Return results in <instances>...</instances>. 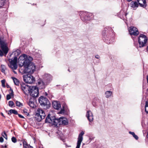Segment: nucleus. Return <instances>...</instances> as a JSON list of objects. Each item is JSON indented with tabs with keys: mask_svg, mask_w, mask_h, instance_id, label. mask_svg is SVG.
<instances>
[{
	"mask_svg": "<svg viewBox=\"0 0 148 148\" xmlns=\"http://www.w3.org/2000/svg\"><path fill=\"white\" fill-rule=\"evenodd\" d=\"M106 97L107 98L110 97L112 94V92L110 91H107L105 92Z\"/></svg>",
	"mask_w": 148,
	"mask_h": 148,
	"instance_id": "25",
	"label": "nucleus"
},
{
	"mask_svg": "<svg viewBox=\"0 0 148 148\" xmlns=\"http://www.w3.org/2000/svg\"><path fill=\"white\" fill-rule=\"evenodd\" d=\"M0 45L1 48L4 53L6 54L8 51V48L3 38L0 37Z\"/></svg>",
	"mask_w": 148,
	"mask_h": 148,
	"instance_id": "8",
	"label": "nucleus"
},
{
	"mask_svg": "<svg viewBox=\"0 0 148 148\" xmlns=\"http://www.w3.org/2000/svg\"><path fill=\"white\" fill-rule=\"evenodd\" d=\"M52 106L54 109L57 110H59L61 107L60 103L56 101H54L53 102Z\"/></svg>",
	"mask_w": 148,
	"mask_h": 148,
	"instance_id": "16",
	"label": "nucleus"
},
{
	"mask_svg": "<svg viewBox=\"0 0 148 148\" xmlns=\"http://www.w3.org/2000/svg\"><path fill=\"white\" fill-rule=\"evenodd\" d=\"M38 85L40 88H45L47 84L45 82L44 80H40L38 82Z\"/></svg>",
	"mask_w": 148,
	"mask_h": 148,
	"instance_id": "18",
	"label": "nucleus"
},
{
	"mask_svg": "<svg viewBox=\"0 0 148 148\" xmlns=\"http://www.w3.org/2000/svg\"><path fill=\"white\" fill-rule=\"evenodd\" d=\"M128 30L131 35L136 36L139 34L138 29L134 27H131L128 29Z\"/></svg>",
	"mask_w": 148,
	"mask_h": 148,
	"instance_id": "12",
	"label": "nucleus"
},
{
	"mask_svg": "<svg viewBox=\"0 0 148 148\" xmlns=\"http://www.w3.org/2000/svg\"><path fill=\"white\" fill-rule=\"evenodd\" d=\"M2 135L3 136L4 138H5L6 140H7V135L6 134L5 132H3L2 133Z\"/></svg>",
	"mask_w": 148,
	"mask_h": 148,
	"instance_id": "30",
	"label": "nucleus"
},
{
	"mask_svg": "<svg viewBox=\"0 0 148 148\" xmlns=\"http://www.w3.org/2000/svg\"><path fill=\"white\" fill-rule=\"evenodd\" d=\"M147 137H148V132H147Z\"/></svg>",
	"mask_w": 148,
	"mask_h": 148,
	"instance_id": "46",
	"label": "nucleus"
},
{
	"mask_svg": "<svg viewBox=\"0 0 148 148\" xmlns=\"http://www.w3.org/2000/svg\"><path fill=\"white\" fill-rule=\"evenodd\" d=\"M5 147H7V146L6 145H5Z\"/></svg>",
	"mask_w": 148,
	"mask_h": 148,
	"instance_id": "47",
	"label": "nucleus"
},
{
	"mask_svg": "<svg viewBox=\"0 0 148 148\" xmlns=\"http://www.w3.org/2000/svg\"><path fill=\"white\" fill-rule=\"evenodd\" d=\"M34 98H30L28 104L32 108L36 107V106L34 102Z\"/></svg>",
	"mask_w": 148,
	"mask_h": 148,
	"instance_id": "20",
	"label": "nucleus"
},
{
	"mask_svg": "<svg viewBox=\"0 0 148 148\" xmlns=\"http://www.w3.org/2000/svg\"><path fill=\"white\" fill-rule=\"evenodd\" d=\"M40 105L44 107L45 109L49 108L50 106V103L46 97L41 96L38 100Z\"/></svg>",
	"mask_w": 148,
	"mask_h": 148,
	"instance_id": "3",
	"label": "nucleus"
},
{
	"mask_svg": "<svg viewBox=\"0 0 148 148\" xmlns=\"http://www.w3.org/2000/svg\"><path fill=\"white\" fill-rule=\"evenodd\" d=\"M147 40V39L146 36L143 34H140L139 35L138 39L139 47H142L145 46Z\"/></svg>",
	"mask_w": 148,
	"mask_h": 148,
	"instance_id": "5",
	"label": "nucleus"
},
{
	"mask_svg": "<svg viewBox=\"0 0 148 148\" xmlns=\"http://www.w3.org/2000/svg\"><path fill=\"white\" fill-rule=\"evenodd\" d=\"M23 112L25 115L27 116H28L29 115V114L28 112V110L26 109H24L23 110Z\"/></svg>",
	"mask_w": 148,
	"mask_h": 148,
	"instance_id": "32",
	"label": "nucleus"
},
{
	"mask_svg": "<svg viewBox=\"0 0 148 148\" xmlns=\"http://www.w3.org/2000/svg\"><path fill=\"white\" fill-rule=\"evenodd\" d=\"M3 55V51L0 49V56H2Z\"/></svg>",
	"mask_w": 148,
	"mask_h": 148,
	"instance_id": "38",
	"label": "nucleus"
},
{
	"mask_svg": "<svg viewBox=\"0 0 148 148\" xmlns=\"http://www.w3.org/2000/svg\"><path fill=\"white\" fill-rule=\"evenodd\" d=\"M8 104L9 106L11 107H12L14 105L13 102L12 101H10L9 102Z\"/></svg>",
	"mask_w": 148,
	"mask_h": 148,
	"instance_id": "34",
	"label": "nucleus"
},
{
	"mask_svg": "<svg viewBox=\"0 0 148 148\" xmlns=\"http://www.w3.org/2000/svg\"><path fill=\"white\" fill-rule=\"evenodd\" d=\"M6 87L8 88H9L10 87L9 85H8L7 84H6Z\"/></svg>",
	"mask_w": 148,
	"mask_h": 148,
	"instance_id": "44",
	"label": "nucleus"
},
{
	"mask_svg": "<svg viewBox=\"0 0 148 148\" xmlns=\"http://www.w3.org/2000/svg\"><path fill=\"white\" fill-rule=\"evenodd\" d=\"M52 79V76L49 74H45L43 77V80L47 85L50 83Z\"/></svg>",
	"mask_w": 148,
	"mask_h": 148,
	"instance_id": "15",
	"label": "nucleus"
},
{
	"mask_svg": "<svg viewBox=\"0 0 148 148\" xmlns=\"http://www.w3.org/2000/svg\"><path fill=\"white\" fill-rule=\"evenodd\" d=\"M58 124L59 125L62 124L64 125H68L69 123L67 119L64 117H61L58 119Z\"/></svg>",
	"mask_w": 148,
	"mask_h": 148,
	"instance_id": "13",
	"label": "nucleus"
},
{
	"mask_svg": "<svg viewBox=\"0 0 148 148\" xmlns=\"http://www.w3.org/2000/svg\"><path fill=\"white\" fill-rule=\"evenodd\" d=\"M129 133L130 134L132 135L133 136H134V135L135 134V133L134 132H129Z\"/></svg>",
	"mask_w": 148,
	"mask_h": 148,
	"instance_id": "40",
	"label": "nucleus"
},
{
	"mask_svg": "<svg viewBox=\"0 0 148 148\" xmlns=\"http://www.w3.org/2000/svg\"><path fill=\"white\" fill-rule=\"evenodd\" d=\"M18 116L21 118H24V117H23V116L22 115H21V114H18Z\"/></svg>",
	"mask_w": 148,
	"mask_h": 148,
	"instance_id": "42",
	"label": "nucleus"
},
{
	"mask_svg": "<svg viewBox=\"0 0 148 148\" xmlns=\"http://www.w3.org/2000/svg\"><path fill=\"white\" fill-rule=\"evenodd\" d=\"M12 78L14 84L17 86H18L20 84L19 80L14 77H12Z\"/></svg>",
	"mask_w": 148,
	"mask_h": 148,
	"instance_id": "22",
	"label": "nucleus"
},
{
	"mask_svg": "<svg viewBox=\"0 0 148 148\" xmlns=\"http://www.w3.org/2000/svg\"><path fill=\"white\" fill-rule=\"evenodd\" d=\"M5 79L2 80L1 81V83L2 84V86L5 88Z\"/></svg>",
	"mask_w": 148,
	"mask_h": 148,
	"instance_id": "31",
	"label": "nucleus"
},
{
	"mask_svg": "<svg viewBox=\"0 0 148 148\" xmlns=\"http://www.w3.org/2000/svg\"><path fill=\"white\" fill-rule=\"evenodd\" d=\"M24 69L20 68L19 69V71L23 73L32 74L33 73L35 69V66L31 62H30L26 66L23 67Z\"/></svg>",
	"mask_w": 148,
	"mask_h": 148,
	"instance_id": "2",
	"label": "nucleus"
},
{
	"mask_svg": "<svg viewBox=\"0 0 148 148\" xmlns=\"http://www.w3.org/2000/svg\"><path fill=\"white\" fill-rule=\"evenodd\" d=\"M86 116L90 122L93 121V116L92 113L90 111H88L86 113Z\"/></svg>",
	"mask_w": 148,
	"mask_h": 148,
	"instance_id": "17",
	"label": "nucleus"
},
{
	"mask_svg": "<svg viewBox=\"0 0 148 148\" xmlns=\"http://www.w3.org/2000/svg\"><path fill=\"white\" fill-rule=\"evenodd\" d=\"M130 6L135 9L138 7V4L136 1H132L130 5Z\"/></svg>",
	"mask_w": 148,
	"mask_h": 148,
	"instance_id": "21",
	"label": "nucleus"
},
{
	"mask_svg": "<svg viewBox=\"0 0 148 148\" xmlns=\"http://www.w3.org/2000/svg\"><path fill=\"white\" fill-rule=\"evenodd\" d=\"M32 60V58L23 54L19 57L18 63L19 66L21 68L23 66L24 67L25 66H26Z\"/></svg>",
	"mask_w": 148,
	"mask_h": 148,
	"instance_id": "1",
	"label": "nucleus"
},
{
	"mask_svg": "<svg viewBox=\"0 0 148 148\" xmlns=\"http://www.w3.org/2000/svg\"><path fill=\"white\" fill-rule=\"evenodd\" d=\"M8 0H0V8L2 7Z\"/></svg>",
	"mask_w": 148,
	"mask_h": 148,
	"instance_id": "24",
	"label": "nucleus"
},
{
	"mask_svg": "<svg viewBox=\"0 0 148 148\" xmlns=\"http://www.w3.org/2000/svg\"><path fill=\"white\" fill-rule=\"evenodd\" d=\"M1 72L3 73H4L6 69L5 66L3 65H1Z\"/></svg>",
	"mask_w": 148,
	"mask_h": 148,
	"instance_id": "28",
	"label": "nucleus"
},
{
	"mask_svg": "<svg viewBox=\"0 0 148 148\" xmlns=\"http://www.w3.org/2000/svg\"><path fill=\"white\" fill-rule=\"evenodd\" d=\"M13 71L15 74H16V71Z\"/></svg>",
	"mask_w": 148,
	"mask_h": 148,
	"instance_id": "45",
	"label": "nucleus"
},
{
	"mask_svg": "<svg viewBox=\"0 0 148 148\" xmlns=\"http://www.w3.org/2000/svg\"><path fill=\"white\" fill-rule=\"evenodd\" d=\"M139 5L141 7H146L147 6L146 2L145 0H137Z\"/></svg>",
	"mask_w": 148,
	"mask_h": 148,
	"instance_id": "19",
	"label": "nucleus"
},
{
	"mask_svg": "<svg viewBox=\"0 0 148 148\" xmlns=\"http://www.w3.org/2000/svg\"><path fill=\"white\" fill-rule=\"evenodd\" d=\"M10 95L11 96H13L14 95L13 92V90L11 88H10Z\"/></svg>",
	"mask_w": 148,
	"mask_h": 148,
	"instance_id": "36",
	"label": "nucleus"
},
{
	"mask_svg": "<svg viewBox=\"0 0 148 148\" xmlns=\"http://www.w3.org/2000/svg\"><path fill=\"white\" fill-rule=\"evenodd\" d=\"M23 148H30V147L33 148L32 147L29 145L25 141H23Z\"/></svg>",
	"mask_w": 148,
	"mask_h": 148,
	"instance_id": "23",
	"label": "nucleus"
},
{
	"mask_svg": "<svg viewBox=\"0 0 148 148\" xmlns=\"http://www.w3.org/2000/svg\"><path fill=\"white\" fill-rule=\"evenodd\" d=\"M46 116L44 111L42 109L38 108L37 110L35 115V118L38 122L44 119Z\"/></svg>",
	"mask_w": 148,
	"mask_h": 148,
	"instance_id": "4",
	"label": "nucleus"
},
{
	"mask_svg": "<svg viewBox=\"0 0 148 148\" xmlns=\"http://www.w3.org/2000/svg\"><path fill=\"white\" fill-rule=\"evenodd\" d=\"M3 141V139L2 137L0 138V142L2 143Z\"/></svg>",
	"mask_w": 148,
	"mask_h": 148,
	"instance_id": "41",
	"label": "nucleus"
},
{
	"mask_svg": "<svg viewBox=\"0 0 148 148\" xmlns=\"http://www.w3.org/2000/svg\"><path fill=\"white\" fill-rule=\"evenodd\" d=\"M24 81L26 83L32 84L35 81L34 78L30 74L23 76Z\"/></svg>",
	"mask_w": 148,
	"mask_h": 148,
	"instance_id": "9",
	"label": "nucleus"
},
{
	"mask_svg": "<svg viewBox=\"0 0 148 148\" xmlns=\"http://www.w3.org/2000/svg\"><path fill=\"white\" fill-rule=\"evenodd\" d=\"M32 86H29L24 84H22L21 85V88L23 92L24 93L28 95L30 93Z\"/></svg>",
	"mask_w": 148,
	"mask_h": 148,
	"instance_id": "11",
	"label": "nucleus"
},
{
	"mask_svg": "<svg viewBox=\"0 0 148 148\" xmlns=\"http://www.w3.org/2000/svg\"><path fill=\"white\" fill-rule=\"evenodd\" d=\"M16 105L17 106L21 107L23 106V104L18 101H16Z\"/></svg>",
	"mask_w": 148,
	"mask_h": 148,
	"instance_id": "29",
	"label": "nucleus"
},
{
	"mask_svg": "<svg viewBox=\"0 0 148 148\" xmlns=\"http://www.w3.org/2000/svg\"><path fill=\"white\" fill-rule=\"evenodd\" d=\"M95 57L97 59H99V56L98 55H97L95 56Z\"/></svg>",
	"mask_w": 148,
	"mask_h": 148,
	"instance_id": "43",
	"label": "nucleus"
},
{
	"mask_svg": "<svg viewBox=\"0 0 148 148\" xmlns=\"http://www.w3.org/2000/svg\"><path fill=\"white\" fill-rule=\"evenodd\" d=\"M38 89L36 86H32L29 94L30 95L34 98L38 96Z\"/></svg>",
	"mask_w": 148,
	"mask_h": 148,
	"instance_id": "10",
	"label": "nucleus"
},
{
	"mask_svg": "<svg viewBox=\"0 0 148 148\" xmlns=\"http://www.w3.org/2000/svg\"><path fill=\"white\" fill-rule=\"evenodd\" d=\"M17 57L16 56L14 57L13 58L9 59L10 62L9 66L13 70H16L17 68Z\"/></svg>",
	"mask_w": 148,
	"mask_h": 148,
	"instance_id": "7",
	"label": "nucleus"
},
{
	"mask_svg": "<svg viewBox=\"0 0 148 148\" xmlns=\"http://www.w3.org/2000/svg\"><path fill=\"white\" fill-rule=\"evenodd\" d=\"M11 139L12 142L14 143H15L17 141L16 138L14 137H12Z\"/></svg>",
	"mask_w": 148,
	"mask_h": 148,
	"instance_id": "35",
	"label": "nucleus"
},
{
	"mask_svg": "<svg viewBox=\"0 0 148 148\" xmlns=\"http://www.w3.org/2000/svg\"><path fill=\"white\" fill-rule=\"evenodd\" d=\"M81 18L84 21H85L87 20H90V18L88 17V15L87 16V15L85 17H82Z\"/></svg>",
	"mask_w": 148,
	"mask_h": 148,
	"instance_id": "27",
	"label": "nucleus"
},
{
	"mask_svg": "<svg viewBox=\"0 0 148 148\" xmlns=\"http://www.w3.org/2000/svg\"><path fill=\"white\" fill-rule=\"evenodd\" d=\"M61 114H64L65 113L64 107L62 106V108L61 109V110L59 112Z\"/></svg>",
	"mask_w": 148,
	"mask_h": 148,
	"instance_id": "33",
	"label": "nucleus"
},
{
	"mask_svg": "<svg viewBox=\"0 0 148 148\" xmlns=\"http://www.w3.org/2000/svg\"><path fill=\"white\" fill-rule=\"evenodd\" d=\"M58 119H56L55 116L50 117L49 114L45 119V122L51 123L55 126L58 125Z\"/></svg>",
	"mask_w": 148,
	"mask_h": 148,
	"instance_id": "6",
	"label": "nucleus"
},
{
	"mask_svg": "<svg viewBox=\"0 0 148 148\" xmlns=\"http://www.w3.org/2000/svg\"><path fill=\"white\" fill-rule=\"evenodd\" d=\"M133 137L136 140H138V137L136 135H134V136Z\"/></svg>",
	"mask_w": 148,
	"mask_h": 148,
	"instance_id": "39",
	"label": "nucleus"
},
{
	"mask_svg": "<svg viewBox=\"0 0 148 148\" xmlns=\"http://www.w3.org/2000/svg\"><path fill=\"white\" fill-rule=\"evenodd\" d=\"M12 113L14 114H18V112L17 111L11 109L9 110L8 114H11Z\"/></svg>",
	"mask_w": 148,
	"mask_h": 148,
	"instance_id": "26",
	"label": "nucleus"
},
{
	"mask_svg": "<svg viewBox=\"0 0 148 148\" xmlns=\"http://www.w3.org/2000/svg\"><path fill=\"white\" fill-rule=\"evenodd\" d=\"M84 134V132L83 131H82L79 134L78 137V138L77 145L76 148H79L81 143L83 140V136Z\"/></svg>",
	"mask_w": 148,
	"mask_h": 148,
	"instance_id": "14",
	"label": "nucleus"
},
{
	"mask_svg": "<svg viewBox=\"0 0 148 148\" xmlns=\"http://www.w3.org/2000/svg\"><path fill=\"white\" fill-rule=\"evenodd\" d=\"M12 96L8 94L6 96V99L7 100H9L11 98Z\"/></svg>",
	"mask_w": 148,
	"mask_h": 148,
	"instance_id": "37",
	"label": "nucleus"
}]
</instances>
